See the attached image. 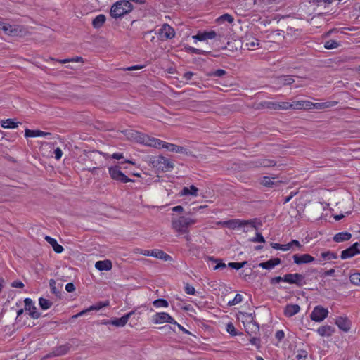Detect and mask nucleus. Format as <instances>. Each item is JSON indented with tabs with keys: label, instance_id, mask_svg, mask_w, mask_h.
Instances as JSON below:
<instances>
[{
	"label": "nucleus",
	"instance_id": "f257e3e1",
	"mask_svg": "<svg viewBox=\"0 0 360 360\" xmlns=\"http://www.w3.org/2000/svg\"><path fill=\"white\" fill-rule=\"evenodd\" d=\"M195 223L196 219L186 216H173L172 219V227L179 234L188 233V227Z\"/></svg>",
	"mask_w": 360,
	"mask_h": 360
},
{
	"label": "nucleus",
	"instance_id": "f03ea898",
	"mask_svg": "<svg viewBox=\"0 0 360 360\" xmlns=\"http://www.w3.org/2000/svg\"><path fill=\"white\" fill-rule=\"evenodd\" d=\"M132 10V4L127 0H122L114 4L110 9V15L114 18L123 16Z\"/></svg>",
	"mask_w": 360,
	"mask_h": 360
},
{
	"label": "nucleus",
	"instance_id": "7ed1b4c3",
	"mask_svg": "<svg viewBox=\"0 0 360 360\" xmlns=\"http://www.w3.org/2000/svg\"><path fill=\"white\" fill-rule=\"evenodd\" d=\"M109 175L111 179L121 182L127 183L131 182L132 180L128 178L122 171L121 167L119 165L112 166L108 168Z\"/></svg>",
	"mask_w": 360,
	"mask_h": 360
},
{
	"label": "nucleus",
	"instance_id": "20e7f679",
	"mask_svg": "<svg viewBox=\"0 0 360 360\" xmlns=\"http://www.w3.org/2000/svg\"><path fill=\"white\" fill-rule=\"evenodd\" d=\"M285 282L289 284H295L300 288L307 284L304 276L298 273L285 274Z\"/></svg>",
	"mask_w": 360,
	"mask_h": 360
},
{
	"label": "nucleus",
	"instance_id": "39448f33",
	"mask_svg": "<svg viewBox=\"0 0 360 360\" xmlns=\"http://www.w3.org/2000/svg\"><path fill=\"white\" fill-rule=\"evenodd\" d=\"M290 106L288 102H273V101H264L258 104L257 108H268L271 110H288Z\"/></svg>",
	"mask_w": 360,
	"mask_h": 360
},
{
	"label": "nucleus",
	"instance_id": "423d86ee",
	"mask_svg": "<svg viewBox=\"0 0 360 360\" xmlns=\"http://www.w3.org/2000/svg\"><path fill=\"white\" fill-rule=\"evenodd\" d=\"M328 311L327 309L322 306H316L312 312L311 313L310 318L312 321L316 322H321L324 320L328 316Z\"/></svg>",
	"mask_w": 360,
	"mask_h": 360
},
{
	"label": "nucleus",
	"instance_id": "0eeeda50",
	"mask_svg": "<svg viewBox=\"0 0 360 360\" xmlns=\"http://www.w3.org/2000/svg\"><path fill=\"white\" fill-rule=\"evenodd\" d=\"M223 224L230 229H235L245 225L250 224L254 229H257L256 226L251 220L231 219L223 222Z\"/></svg>",
	"mask_w": 360,
	"mask_h": 360
},
{
	"label": "nucleus",
	"instance_id": "6e6552de",
	"mask_svg": "<svg viewBox=\"0 0 360 360\" xmlns=\"http://www.w3.org/2000/svg\"><path fill=\"white\" fill-rule=\"evenodd\" d=\"M153 322L154 323H169L172 324H177V323L174 321V319L165 312L156 313L153 316Z\"/></svg>",
	"mask_w": 360,
	"mask_h": 360
},
{
	"label": "nucleus",
	"instance_id": "1a4fd4ad",
	"mask_svg": "<svg viewBox=\"0 0 360 360\" xmlns=\"http://www.w3.org/2000/svg\"><path fill=\"white\" fill-rule=\"evenodd\" d=\"M25 310L29 312V315L34 319H37L41 316V314L37 311L36 306L34 304L32 300L30 298H25Z\"/></svg>",
	"mask_w": 360,
	"mask_h": 360
},
{
	"label": "nucleus",
	"instance_id": "9d476101",
	"mask_svg": "<svg viewBox=\"0 0 360 360\" xmlns=\"http://www.w3.org/2000/svg\"><path fill=\"white\" fill-rule=\"evenodd\" d=\"M134 314V311L129 312L128 314H124L121 318L115 319L110 321H108L105 322V324H110L115 326L116 327H123L128 322L129 318Z\"/></svg>",
	"mask_w": 360,
	"mask_h": 360
},
{
	"label": "nucleus",
	"instance_id": "9b49d317",
	"mask_svg": "<svg viewBox=\"0 0 360 360\" xmlns=\"http://www.w3.org/2000/svg\"><path fill=\"white\" fill-rule=\"evenodd\" d=\"M359 243H355L349 248H347L346 250L342 251L341 252V259H345L347 258H350L354 257V255L359 254L360 250L359 249Z\"/></svg>",
	"mask_w": 360,
	"mask_h": 360
},
{
	"label": "nucleus",
	"instance_id": "f8f14e48",
	"mask_svg": "<svg viewBox=\"0 0 360 360\" xmlns=\"http://www.w3.org/2000/svg\"><path fill=\"white\" fill-rule=\"evenodd\" d=\"M159 35L162 39H172L175 36V31L174 28L168 24H164L159 30Z\"/></svg>",
	"mask_w": 360,
	"mask_h": 360
},
{
	"label": "nucleus",
	"instance_id": "ddd939ff",
	"mask_svg": "<svg viewBox=\"0 0 360 360\" xmlns=\"http://www.w3.org/2000/svg\"><path fill=\"white\" fill-rule=\"evenodd\" d=\"M124 135L127 136V139L136 141V142H139L140 143H143V142H145L144 139L146 136V135L141 134L132 129L124 131Z\"/></svg>",
	"mask_w": 360,
	"mask_h": 360
},
{
	"label": "nucleus",
	"instance_id": "4468645a",
	"mask_svg": "<svg viewBox=\"0 0 360 360\" xmlns=\"http://www.w3.org/2000/svg\"><path fill=\"white\" fill-rule=\"evenodd\" d=\"M293 261L296 264H308L315 260L314 257L309 254L298 255L295 254L292 256Z\"/></svg>",
	"mask_w": 360,
	"mask_h": 360
},
{
	"label": "nucleus",
	"instance_id": "2eb2a0df",
	"mask_svg": "<svg viewBox=\"0 0 360 360\" xmlns=\"http://www.w3.org/2000/svg\"><path fill=\"white\" fill-rule=\"evenodd\" d=\"M144 141L145 142L143 143V144H145L146 146H152L154 148H165V145H167V143H166L163 141H161L160 139H158L150 138L147 135L144 139Z\"/></svg>",
	"mask_w": 360,
	"mask_h": 360
},
{
	"label": "nucleus",
	"instance_id": "dca6fc26",
	"mask_svg": "<svg viewBox=\"0 0 360 360\" xmlns=\"http://www.w3.org/2000/svg\"><path fill=\"white\" fill-rule=\"evenodd\" d=\"M165 148L171 152L186 154L187 155L191 153V152L188 151L186 148L169 143H167V145H165Z\"/></svg>",
	"mask_w": 360,
	"mask_h": 360
},
{
	"label": "nucleus",
	"instance_id": "f3484780",
	"mask_svg": "<svg viewBox=\"0 0 360 360\" xmlns=\"http://www.w3.org/2000/svg\"><path fill=\"white\" fill-rule=\"evenodd\" d=\"M217 37V33L214 30L204 32H198L196 35L193 36V39L198 41H205L207 39H212Z\"/></svg>",
	"mask_w": 360,
	"mask_h": 360
},
{
	"label": "nucleus",
	"instance_id": "a211bd4d",
	"mask_svg": "<svg viewBox=\"0 0 360 360\" xmlns=\"http://www.w3.org/2000/svg\"><path fill=\"white\" fill-rule=\"evenodd\" d=\"M335 324L340 330L345 332H347L350 329L351 323L349 320L345 317H338L335 321Z\"/></svg>",
	"mask_w": 360,
	"mask_h": 360
},
{
	"label": "nucleus",
	"instance_id": "6ab92c4d",
	"mask_svg": "<svg viewBox=\"0 0 360 360\" xmlns=\"http://www.w3.org/2000/svg\"><path fill=\"white\" fill-rule=\"evenodd\" d=\"M300 311V307L297 304H287L284 309V314L287 317H291L297 314Z\"/></svg>",
	"mask_w": 360,
	"mask_h": 360
},
{
	"label": "nucleus",
	"instance_id": "aec40b11",
	"mask_svg": "<svg viewBox=\"0 0 360 360\" xmlns=\"http://www.w3.org/2000/svg\"><path fill=\"white\" fill-rule=\"evenodd\" d=\"M337 101H326L323 103H312L309 101L310 109H325L335 106L338 104Z\"/></svg>",
	"mask_w": 360,
	"mask_h": 360
},
{
	"label": "nucleus",
	"instance_id": "412c9836",
	"mask_svg": "<svg viewBox=\"0 0 360 360\" xmlns=\"http://www.w3.org/2000/svg\"><path fill=\"white\" fill-rule=\"evenodd\" d=\"M70 349V345L69 344L60 345L56 347L49 356H59L65 355L69 352Z\"/></svg>",
	"mask_w": 360,
	"mask_h": 360
},
{
	"label": "nucleus",
	"instance_id": "4be33fe9",
	"mask_svg": "<svg viewBox=\"0 0 360 360\" xmlns=\"http://www.w3.org/2000/svg\"><path fill=\"white\" fill-rule=\"evenodd\" d=\"M25 137H38V136H44L48 137L51 136V134L50 132H45L41 130H32L29 129H26L25 131Z\"/></svg>",
	"mask_w": 360,
	"mask_h": 360
},
{
	"label": "nucleus",
	"instance_id": "5701e85b",
	"mask_svg": "<svg viewBox=\"0 0 360 360\" xmlns=\"http://www.w3.org/2000/svg\"><path fill=\"white\" fill-rule=\"evenodd\" d=\"M281 262V259L279 258H274L268 260L265 262H261L258 264V266L262 269H274L276 265L280 264Z\"/></svg>",
	"mask_w": 360,
	"mask_h": 360
},
{
	"label": "nucleus",
	"instance_id": "b1692460",
	"mask_svg": "<svg viewBox=\"0 0 360 360\" xmlns=\"http://www.w3.org/2000/svg\"><path fill=\"white\" fill-rule=\"evenodd\" d=\"M243 45L249 50H252L255 46H259V40L253 37H246L243 41Z\"/></svg>",
	"mask_w": 360,
	"mask_h": 360
},
{
	"label": "nucleus",
	"instance_id": "393cba45",
	"mask_svg": "<svg viewBox=\"0 0 360 360\" xmlns=\"http://www.w3.org/2000/svg\"><path fill=\"white\" fill-rule=\"evenodd\" d=\"M290 108L309 110L310 109L309 101H295L292 103H290V106H288V109H290Z\"/></svg>",
	"mask_w": 360,
	"mask_h": 360
},
{
	"label": "nucleus",
	"instance_id": "a878e982",
	"mask_svg": "<svg viewBox=\"0 0 360 360\" xmlns=\"http://www.w3.org/2000/svg\"><path fill=\"white\" fill-rule=\"evenodd\" d=\"M150 255L152 257L162 259L164 261H171L172 257L164 251L158 249L152 250Z\"/></svg>",
	"mask_w": 360,
	"mask_h": 360
},
{
	"label": "nucleus",
	"instance_id": "bb28decb",
	"mask_svg": "<svg viewBox=\"0 0 360 360\" xmlns=\"http://www.w3.org/2000/svg\"><path fill=\"white\" fill-rule=\"evenodd\" d=\"M95 267L99 271H109L112 269V262L108 260L98 261L95 264Z\"/></svg>",
	"mask_w": 360,
	"mask_h": 360
},
{
	"label": "nucleus",
	"instance_id": "cd10ccee",
	"mask_svg": "<svg viewBox=\"0 0 360 360\" xmlns=\"http://www.w3.org/2000/svg\"><path fill=\"white\" fill-rule=\"evenodd\" d=\"M245 332L249 335L257 334L259 331V325L254 321H251L245 326Z\"/></svg>",
	"mask_w": 360,
	"mask_h": 360
},
{
	"label": "nucleus",
	"instance_id": "c85d7f7f",
	"mask_svg": "<svg viewBox=\"0 0 360 360\" xmlns=\"http://www.w3.org/2000/svg\"><path fill=\"white\" fill-rule=\"evenodd\" d=\"M157 162L158 165H162V169H165L166 170H170L174 167V164L164 156H158Z\"/></svg>",
	"mask_w": 360,
	"mask_h": 360
},
{
	"label": "nucleus",
	"instance_id": "c756f323",
	"mask_svg": "<svg viewBox=\"0 0 360 360\" xmlns=\"http://www.w3.org/2000/svg\"><path fill=\"white\" fill-rule=\"evenodd\" d=\"M275 177H269V176H264L260 181V184L266 187L272 188L274 186H278L280 184V181H275Z\"/></svg>",
	"mask_w": 360,
	"mask_h": 360
},
{
	"label": "nucleus",
	"instance_id": "7c9ffc66",
	"mask_svg": "<svg viewBox=\"0 0 360 360\" xmlns=\"http://www.w3.org/2000/svg\"><path fill=\"white\" fill-rule=\"evenodd\" d=\"M45 240L52 246L53 249L56 253H61L63 251L62 245H59L56 240L51 238V236H46Z\"/></svg>",
	"mask_w": 360,
	"mask_h": 360
},
{
	"label": "nucleus",
	"instance_id": "2f4dec72",
	"mask_svg": "<svg viewBox=\"0 0 360 360\" xmlns=\"http://www.w3.org/2000/svg\"><path fill=\"white\" fill-rule=\"evenodd\" d=\"M334 328L330 326H323L318 328V333L322 336H330L334 333Z\"/></svg>",
	"mask_w": 360,
	"mask_h": 360
},
{
	"label": "nucleus",
	"instance_id": "473e14b6",
	"mask_svg": "<svg viewBox=\"0 0 360 360\" xmlns=\"http://www.w3.org/2000/svg\"><path fill=\"white\" fill-rule=\"evenodd\" d=\"M1 28L7 34L13 36L18 34V28L13 27L10 24L3 22V25H1Z\"/></svg>",
	"mask_w": 360,
	"mask_h": 360
},
{
	"label": "nucleus",
	"instance_id": "72a5a7b5",
	"mask_svg": "<svg viewBox=\"0 0 360 360\" xmlns=\"http://www.w3.org/2000/svg\"><path fill=\"white\" fill-rule=\"evenodd\" d=\"M198 191V188L197 187H195V186L192 185L189 188L184 187L183 189L181 191L180 195H191L193 196H197Z\"/></svg>",
	"mask_w": 360,
	"mask_h": 360
},
{
	"label": "nucleus",
	"instance_id": "f704fd0d",
	"mask_svg": "<svg viewBox=\"0 0 360 360\" xmlns=\"http://www.w3.org/2000/svg\"><path fill=\"white\" fill-rule=\"evenodd\" d=\"M352 235L349 232H340L335 235L333 239L337 243L348 240L351 238Z\"/></svg>",
	"mask_w": 360,
	"mask_h": 360
},
{
	"label": "nucleus",
	"instance_id": "c9c22d12",
	"mask_svg": "<svg viewBox=\"0 0 360 360\" xmlns=\"http://www.w3.org/2000/svg\"><path fill=\"white\" fill-rule=\"evenodd\" d=\"M294 82V79L290 76H280L276 78V82L278 84L283 85L285 86V85L291 84Z\"/></svg>",
	"mask_w": 360,
	"mask_h": 360
},
{
	"label": "nucleus",
	"instance_id": "e433bc0d",
	"mask_svg": "<svg viewBox=\"0 0 360 360\" xmlns=\"http://www.w3.org/2000/svg\"><path fill=\"white\" fill-rule=\"evenodd\" d=\"M105 16L103 14L97 15L92 21V25L94 28H100L105 21Z\"/></svg>",
	"mask_w": 360,
	"mask_h": 360
},
{
	"label": "nucleus",
	"instance_id": "4c0bfd02",
	"mask_svg": "<svg viewBox=\"0 0 360 360\" xmlns=\"http://www.w3.org/2000/svg\"><path fill=\"white\" fill-rule=\"evenodd\" d=\"M276 165V162L274 160H270V159H259L256 162L257 167H268L275 166Z\"/></svg>",
	"mask_w": 360,
	"mask_h": 360
},
{
	"label": "nucleus",
	"instance_id": "58836bf2",
	"mask_svg": "<svg viewBox=\"0 0 360 360\" xmlns=\"http://www.w3.org/2000/svg\"><path fill=\"white\" fill-rule=\"evenodd\" d=\"M206 259L207 261L212 262L214 263H217V265L214 267V270L220 269H224L226 268V265L225 263L222 262L221 260L215 259L213 257H207Z\"/></svg>",
	"mask_w": 360,
	"mask_h": 360
},
{
	"label": "nucleus",
	"instance_id": "ea45409f",
	"mask_svg": "<svg viewBox=\"0 0 360 360\" xmlns=\"http://www.w3.org/2000/svg\"><path fill=\"white\" fill-rule=\"evenodd\" d=\"M1 124L4 128L14 129L18 127V123L15 122L12 119L2 120Z\"/></svg>",
	"mask_w": 360,
	"mask_h": 360
},
{
	"label": "nucleus",
	"instance_id": "a19ab883",
	"mask_svg": "<svg viewBox=\"0 0 360 360\" xmlns=\"http://www.w3.org/2000/svg\"><path fill=\"white\" fill-rule=\"evenodd\" d=\"M39 304L42 309L46 310L52 306L53 303L49 300L40 297L39 299Z\"/></svg>",
	"mask_w": 360,
	"mask_h": 360
},
{
	"label": "nucleus",
	"instance_id": "79ce46f5",
	"mask_svg": "<svg viewBox=\"0 0 360 360\" xmlns=\"http://www.w3.org/2000/svg\"><path fill=\"white\" fill-rule=\"evenodd\" d=\"M227 72L222 69L212 70L209 72L208 75L213 77H223L227 75Z\"/></svg>",
	"mask_w": 360,
	"mask_h": 360
},
{
	"label": "nucleus",
	"instance_id": "37998d69",
	"mask_svg": "<svg viewBox=\"0 0 360 360\" xmlns=\"http://www.w3.org/2000/svg\"><path fill=\"white\" fill-rule=\"evenodd\" d=\"M321 256L325 260H331L338 258L337 254L330 251L321 252Z\"/></svg>",
	"mask_w": 360,
	"mask_h": 360
},
{
	"label": "nucleus",
	"instance_id": "c03bdc74",
	"mask_svg": "<svg viewBox=\"0 0 360 360\" xmlns=\"http://www.w3.org/2000/svg\"><path fill=\"white\" fill-rule=\"evenodd\" d=\"M109 305V302L108 301H105V302H99L98 303H96V304H94V305H91V307H89L88 308V310H90V311H93V310H100L101 309H102L103 307H107Z\"/></svg>",
	"mask_w": 360,
	"mask_h": 360
},
{
	"label": "nucleus",
	"instance_id": "a18cd8bd",
	"mask_svg": "<svg viewBox=\"0 0 360 360\" xmlns=\"http://www.w3.org/2000/svg\"><path fill=\"white\" fill-rule=\"evenodd\" d=\"M340 46V43L335 40H328L326 41L324 47L326 49H333Z\"/></svg>",
	"mask_w": 360,
	"mask_h": 360
},
{
	"label": "nucleus",
	"instance_id": "49530a36",
	"mask_svg": "<svg viewBox=\"0 0 360 360\" xmlns=\"http://www.w3.org/2000/svg\"><path fill=\"white\" fill-rule=\"evenodd\" d=\"M349 280L352 283L360 286V273H354L350 275Z\"/></svg>",
	"mask_w": 360,
	"mask_h": 360
},
{
	"label": "nucleus",
	"instance_id": "de8ad7c7",
	"mask_svg": "<svg viewBox=\"0 0 360 360\" xmlns=\"http://www.w3.org/2000/svg\"><path fill=\"white\" fill-rule=\"evenodd\" d=\"M233 20H234V19H233V16L228 13H225L217 18L218 22L226 21L231 24L233 22Z\"/></svg>",
	"mask_w": 360,
	"mask_h": 360
},
{
	"label": "nucleus",
	"instance_id": "09e8293b",
	"mask_svg": "<svg viewBox=\"0 0 360 360\" xmlns=\"http://www.w3.org/2000/svg\"><path fill=\"white\" fill-rule=\"evenodd\" d=\"M308 356V353L306 350L299 349L297 352L295 358L297 360H306Z\"/></svg>",
	"mask_w": 360,
	"mask_h": 360
},
{
	"label": "nucleus",
	"instance_id": "8fccbe9b",
	"mask_svg": "<svg viewBox=\"0 0 360 360\" xmlns=\"http://www.w3.org/2000/svg\"><path fill=\"white\" fill-rule=\"evenodd\" d=\"M247 264V261H244L243 262H229L228 264V266L238 270L243 268Z\"/></svg>",
	"mask_w": 360,
	"mask_h": 360
},
{
	"label": "nucleus",
	"instance_id": "3c124183",
	"mask_svg": "<svg viewBox=\"0 0 360 360\" xmlns=\"http://www.w3.org/2000/svg\"><path fill=\"white\" fill-rule=\"evenodd\" d=\"M153 305L156 307H168V302L166 300L164 299H158L153 302Z\"/></svg>",
	"mask_w": 360,
	"mask_h": 360
},
{
	"label": "nucleus",
	"instance_id": "603ef678",
	"mask_svg": "<svg viewBox=\"0 0 360 360\" xmlns=\"http://www.w3.org/2000/svg\"><path fill=\"white\" fill-rule=\"evenodd\" d=\"M243 300V297L240 294H236L235 297L231 300L229 301L228 304L229 306H233L240 303Z\"/></svg>",
	"mask_w": 360,
	"mask_h": 360
},
{
	"label": "nucleus",
	"instance_id": "864d4df0",
	"mask_svg": "<svg viewBox=\"0 0 360 360\" xmlns=\"http://www.w3.org/2000/svg\"><path fill=\"white\" fill-rule=\"evenodd\" d=\"M226 331L232 336H236L238 335L236 329L232 323H229L226 325Z\"/></svg>",
	"mask_w": 360,
	"mask_h": 360
},
{
	"label": "nucleus",
	"instance_id": "5fc2aeb1",
	"mask_svg": "<svg viewBox=\"0 0 360 360\" xmlns=\"http://www.w3.org/2000/svg\"><path fill=\"white\" fill-rule=\"evenodd\" d=\"M250 241L252 243H264L265 240L264 237L262 236V233L257 232L256 233L255 237L250 239Z\"/></svg>",
	"mask_w": 360,
	"mask_h": 360
},
{
	"label": "nucleus",
	"instance_id": "6e6d98bb",
	"mask_svg": "<svg viewBox=\"0 0 360 360\" xmlns=\"http://www.w3.org/2000/svg\"><path fill=\"white\" fill-rule=\"evenodd\" d=\"M49 285H50L51 292L53 294H55L56 296H58L60 294V292L56 289L55 280L51 279L49 281Z\"/></svg>",
	"mask_w": 360,
	"mask_h": 360
},
{
	"label": "nucleus",
	"instance_id": "4d7b16f0",
	"mask_svg": "<svg viewBox=\"0 0 360 360\" xmlns=\"http://www.w3.org/2000/svg\"><path fill=\"white\" fill-rule=\"evenodd\" d=\"M185 292L188 295H194L195 292V290L194 287H193L192 285L186 284L185 286Z\"/></svg>",
	"mask_w": 360,
	"mask_h": 360
},
{
	"label": "nucleus",
	"instance_id": "13d9d810",
	"mask_svg": "<svg viewBox=\"0 0 360 360\" xmlns=\"http://www.w3.org/2000/svg\"><path fill=\"white\" fill-rule=\"evenodd\" d=\"M281 281L285 282V275L283 277H281V276H276V277L272 278L271 279V284L278 283Z\"/></svg>",
	"mask_w": 360,
	"mask_h": 360
},
{
	"label": "nucleus",
	"instance_id": "bf43d9fd",
	"mask_svg": "<svg viewBox=\"0 0 360 360\" xmlns=\"http://www.w3.org/2000/svg\"><path fill=\"white\" fill-rule=\"evenodd\" d=\"M143 67H144L143 65H133V66H129V67H127V68H123V70H127V71H134V70H141Z\"/></svg>",
	"mask_w": 360,
	"mask_h": 360
},
{
	"label": "nucleus",
	"instance_id": "052dcab7",
	"mask_svg": "<svg viewBox=\"0 0 360 360\" xmlns=\"http://www.w3.org/2000/svg\"><path fill=\"white\" fill-rule=\"evenodd\" d=\"M82 58L81 57H77L75 58H71V59H64V60H58V61L60 63H68V62H79L80 60H82Z\"/></svg>",
	"mask_w": 360,
	"mask_h": 360
},
{
	"label": "nucleus",
	"instance_id": "680f3d73",
	"mask_svg": "<svg viewBox=\"0 0 360 360\" xmlns=\"http://www.w3.org/2000/svg\"><path fill=\"white\" fill-rule=\"evenodd\" d=\"M250 342L252 345H255L257 348L260 347V339L259 338L252 337Z\"/></svg>",
	"mask_w": 360,
	"mask_h": 360
},
{
	"label": "nucleus",
	"instance_id": "e2e57ef3",
	"mask_svg": "<svg viewBox=\"0 0 360 360\" xmlns=\"http://www.w3.org/2000/svg\"><path fill=\"white\" fill-rule=\"evenodd\" d=\"M54 154H55V158L56 160H60L61 158V157H62L63 152H62L60 148H57L54 150Z\"/></svg>",
	"mask_w": 360,
	"mask_h": 360
},
{
	"label": "nucleus",
	"instance_id": "0e129e2a",
	"mask_svg": "<svg viewBox=\"0 0 360 360\" xmlns=\"http://www.w3.org/2000/svg\"><path fill=\"white\" fill-rule=\"evenodd\" d=\"M11 286L13 288H22L24 287V284L20 281H15L11 283Z\"/></svg>",
	"mask_w": 360,
	"mask_h": 360
},
{
	"label": "nucleus",
	"instance_id": "69168bd1",
	"mask_svg": "<svg viewBox=\"0 0 360 360\" xmlns=\"http://www.w3.org/2000/svg\"><path fill=\"white\" fill-rule=\"evenodd\" d=\"M65 290L68 292H73L75 290V285L72 283H68V284H66L65 285Z\"/></svg>",
	"mask_w": 360,
	"mask_h": 360
},
{
	"label": "nucleus",
	"instance_id": "338daca9",
	"mask_svg": "<svg viewBox=\"0 0 360 360\" xmlns=\"http://www.w3.org/2000/svg\"><path fill=\"white\" fill-rule=\"evenodd\" d=\"M335 274V269H331L330 270H328V271H325L324 272H323V274H321V276H333Z\"/></svg>",
	"mask_w": 360,
	"mask_h": 360
},
{
	"label": "nucleus",
	"instance_id": "774afa93",
	"mask_svg": "<svg viewBox=\"0 0 360 360\" xmlns=\"http://www.w3.org/2000/svg\"><path fill=\"white\" fill-rule=\"evenodd\" d=\"M275 336L278 340H281L284 338V332L281 330H278Z\"/></svg>",
	"mask_w": 360,
	"mask_h": 360
}]
</instances>
